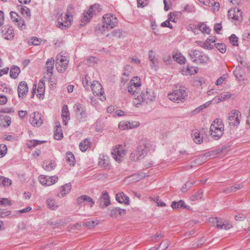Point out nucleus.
I'll return each mask as SVG.
<instances>
[{"label": "nucleus", "mask_w": 250, "mask_h": 250, "mask_svg": "<svg viewBox=\"0 0 250 250\" xmlns=\"http://www.w3.org/2000/svg\"><path fill=\"white\" fill-rule=\"evenodd\" d=\"M224 126L222 120L215 119L210 126V132L212 137L216 140L219 139L223 134Z\"/></svg>", "instance_id": "obj_1"}, {"label": "nucleus", "mask_w": 250, "mask_h": 250, "mask_svg": "<svg viewBox=\"0 0 250 250\" xmlns=\"http://www.w3.org/2000/svg\"><path fill=\"white\" fill-rule=\"evenodd\" d=\"M150 145L143 143L139 145L136 150L133 151L130 155V159L134 161H138L143 159L149 150Z\"/></svg>", "instance_id": "obj_2"}, {"label": "nucleus", "mask_w": 250, "mask_h": 250, "mask_svg": "<svg viewBox=\"0 0 250 250\" xmlns=\"http://www.w3.org/2000/svg\"><path fill=\"white\" fill-rule=\"evenodd\" d=\"M188 55L193 62L201 64H206L209 62L208 56L198 50H191L189 51Z\"/></svg>", "instance_id": "obj_3"}, {"label": "nucleus", "mask_w": 250, "mask_h": 250, "mask_svg": "<svg viewBox=\"0 0 250 250\" xmlns=\"http://www.w3.org/2000/svg\"><path fill=\"white\" fill-rule=\"evenodd\" d=\"M188 96V93L182 88L173 90L171 93L168 94V99L175 103H179L184 101Z\"/></svg>", "instance_id": "obj_4"}, {"label": "nucleus", "mask_w": 250, "mask_h": 250, "mask_svg": "<svg viewBox=\"0 0 250 250\" xmlns=\"http://www.w3.org/2000/svg\"><path fill=\"white\" fill-rule=\"evenodd\" d=\"M103 25L101 29L102 33L105 31L104 28L112 29L118 24V20L110 14H106L103 17Z\"/></svg>", "instance_id": "obj_5"}, {"label": "nucleus", "mask_w": 250, "mask_h": 250, "mask_svg": "<svg viewBox=\"0 0 250 250\" xmlns=\"http://www.w3.org/2000/svg\"><path fill=\"white\" fill-rule=\"evenodd\" d=\"M74 111L77 120L80 122H85L87 115L85 107L81 104H76L74 106Z\"/></svg>", "instance_id": "obj_6"}, {"label": "nucleus", "mask_w": 250, "mask_h": 250, "mask_svg": "<svg viewBox=\"0 0 250 250\" xmlns=\"http://www.w3.org/2000/svg\"><path fill=\"white\" fill-rule=\"evenodd\" d=\"M126 150L125 146L122 145H118L116 146L112 149L111 154L114 159L118 162H120L122 161L123 158L126 153Z\"/></svg>", "instance_id": "obj_7"}, {"label": "nucleus", "mask_w": 250, "mask_h": 250, "mask_svg": "<svg viewBox=\"0 0 250 250\" xmlns=\"http://www.w3.org/2000/svg\"><path fill=\"white\" fill-rule=\"evenodd\" d=\"M209 221L212 223L213 225H215L216 228L221 229L228 230L232 226L229 222L224 221L222 219L218 217L210 218Z\"/></svg>", "instance_id": "obj_8"}, {"label": "nucleus", "mask_w": 250, "mask_h": 250, "mask_svg": "<svg viewBox=\"0 0 250 250\" xmlns=\"http://www.w3.org/2000/svg\"><path fill=\"white\" fill-rule=\"evenodd\" d=\"M58 177L57 175L48 176L41 175L38 177L40 183L43 186H50L56 183L58 181Z\"/></svg>", "instance_id": "obj_9"}, {"label": "nucleus", "mask_w": 250, "mask_h": 250, "mask_svg": "<svg viewBox=\"0 0 250 250\" xmlns=\"http://www.w3.org/2000/svg\"><path fill=\"white\" fill-rule=\"evenodd\" d=\"M100 7L98 4L92 5L88 9L83 13V16L81 19L82 22L87 23L90 21L96 11H98Z\"/></svg>", "instance_id": "obj_10"}, {"label": "nucleus", "mask_w": 250, "mask_h": 250, "mask_svg": "<svg viewBox=\"0 0 250 250\" xmlns=\"http://www.w3.org/2000/svg\"><path fill=\"white\" fill-rule=\"evenodd\" d=\"M69 18L68 14H65L64 16L63 14H60L56 21V26L62 30L66 29L70 25Z\"/></svg>", "instance_id": "obj_11"}, {"label": "nucleus", "mask_w": 250, "mask_h": 250, "mask_svg": "<svg viewBox=\"0 0 250 250\" xmlns=\"http://www.w3.org/2000/svg\"><path fill=\"white\" fill-rule=\"evenodd\" d=\"M68 61L65 56L61 55H58L56 57V68L58 71L63 72L67 68Z\"/></svg>", "instance_id": "obj_12"}, {"label": "nucleus", "mask_w": 250, "mask_h": 250, "mask_svg": "<svg viewBox=\"0 0 250 250\" xmlns=\"http://www.w3.org/2000/svg\"><path fill=\"white\" fill-rule=\"evenodd\" d=\"M241 119V113L238 110L231 111L228 115V123L230 125L238 126Z\"/></svg>", "instance_id": "obj_13"}, {"label": "nucleus", "mask_w": 250, "mask_h": 250, "mask_svg": "<svg viewBox=\"0 0 250 250\" xmlns=\"http://www.w3.org/2000/svg\"><path fill=\"white\" fill-rule=\"evenodd\" d=\"M141 85V82L140 79L138 77H134L130 82L129 85L128 87V92L133 95L137 92L138 89Z\"/></svg>", "instance_id": "obj_14"}, {"label": "nucleus", "mask_w": 250, "mask_h": 250, "mask_svg": "<svg viewBox=\"0 0 250 250\" xmlns=\"http://www.w3.org/2000/svg\"><path fill=\"white\" fill-rule=\"evenodd\" d=\"M29 121L31 124L35 127H39L42 124L41 114L38 112H33L30 115Z\"/></svg>", "instance_id": "obj_15"}, {"label": "nucleus", "mask_w": 250, "mask_h": 250, "mask_svg": "<svg viewBox=\"0 0 250 250\" xmlns=\"http://www.w3.org/2000/svg\"><path fill=\"white\" fill-rule=\"evenodd\" d=\"M242 12L237 7L229 9L228 11V17L232 20L239 21L242 19Z\"/></svg>", "instance_id": "obj_16"}, {"label": "nucleus", "mask_w": 250, "mask_h": 250, "mask_svg": "<svg viewBox=\"0 0 250 250\" xmlns=\"http://www.w3.org/2000/svg\"><path fill=\"white\" fill-rule=\"evenodd\" d=\"M28 92V87L26 82L22 81L20 83L18 86V96L20 98H23Z\"/></svg>", "instance_id": "obj_17"}, {"label": "nucleus", "mask_w": 250, "mask_h": 250, "mask_svg": "<svg viewBox=\"0 0 250 250\" xmlns=\"http://www.w3.org/2000/svg\"><path fill=\"white\" fill-rule=\"evenodd\" d=\"M98 164L100 167H102L107 169H110V165L109 164V158L107 155L104 154H101L100 155Z\"/></svg>", "instance_id": "obj_18"}, {"label": "nucleus", "mask_w": 250, "mask_h": 250, "mask_svg": "<svg viewBox=\"0 0 250 250\" xmlns=\"http://www.w3.org/2000/svg\"><path fill=\"white\" fill-rule=\"evenodd\" d=\"M3 37L7 40H11L14 37V31L13 28L8 25L4 26L1 30Z\"/></svg>", "instance_id": "obj_19"}, {"label": "nucleus", "mask_w": 250, "mask_h": 250, "mask_svg": "<svg viewBox=\"0 0 250 250\" xmlns=\"http://www.w3.org/2000/svg\"><path fill=\"white\" fill-rule=\"evenodd\" d=\"M90 88L95 95H103L104 93L101 84L98 81H93L90 85Z\"/></svg>", "instance_id": "obj_20"}, {"label": "nucleus", "mask_w": 250, "mask_h": 250, "mask_svg": "<svg viewBox=\"0 0 250 250\" xmlns=\"http://www.w3.org/2000/svg\"><path fill=\"white\" fill-rule=\"evenodd\" d=\"M148 59L150 61V67L152 69L157 70L158 68L159 60L154 54V52L150 50L148 52Z\"/></svg>", "instance_id": "obj_21"}, {"label": "nucleus", "mask_w": 250, "mask_h": 250, "mask_svg": "<svg viewBox=\"0 0 250 250\" xmlns=\"http://www.w3.org/2000/svg\"><path fill=\"white\" fill-rule=\"evenodd\" d=\"M57 164L54 160H46L42 162V167L47 171H51L55 169Z\"/></svg>", "instance_id": "obj_22"}, {"label": "nucleus", "mask_w": 250, "mask_h": 250, "mask_svg": "<svg viewBox=\"0 0 250 250\" xmlns=\"http://www.w3.org/2000/svg\"><path fill=\"white\" fill-rule=\"evenodd\" d=\"M61 116L62 119L63 125H66L68 121L70 119V117L68 106L66 104L63 105L62 107Z\"/></svg>", "instance_id": "obj_23"}, {"label": "nucleus", "mask_w": 250, "mask_h": 250, "mask_svg": "<svg viewBox=\"0 0 250 250\" xmlns=\"http://www.w3.org/2000/svg\"><path fill=\"white\" fill-rule=\"evenodd\" d=\"M142 96L145 102L146 103L155 100V96L153 91L150 89H147L146 91L142 92Z\"/></svg>", "instance_id": "obj_24"}, {"label": "nucleus", "mask_w": 250, "mask_h": 250, "mask_svg": "<svg viewBox=\"0 0 250 250\" xmlns=\"http://www.w3.org/2000/svg\"><path fill=\"white\" fill-rule=\"evenodd\" d=\"M116 200L120 203L128 205L129 204V198L124 193L118 192L116 195Z\"/></svg>", "instance_id": "obj_25"}, {"label": "nucleus", "mask_w": 250, "mask_h": 250, "mask_svg": "<svg viewBox=\"0 0 250 250\" xmlns=\"http://www.w3.org/2000/svg\"><path fill=\"white\" fill-rule=\"evenodd\" d=\"M71 189V184L67 183L60 188V192L58 194L60 198H62L67 194Z\"/></svg>", "instance_id": "obj_26"}, {"label": "nucleus", "mask_w": 250, "mask_h": 250, "mask_svg": "<svg viewBox=\"0 0 250 250\" xmlns=\"http://www.w3.org/2000/svg\"><path fill=\"white\" fill-rule=\"evenodd\" d=\"M101 206L102 207H106L110 204L109 196L106 191H104L101 198Z\"/></svg>", "instance_id": "obj_27"}, {"label": "nucleus", "mask_w": 250, "mask_h": 250, "mask_svg": "<svg viewBox=\"0 0 250 250\" xmlns=\"http://www.w3.org/2000/svg\"><path fill=\"white\" fill-rule=\"evenodd\" d=\"M84 202L90 203V206L91 208L95 204V202L88 195H82L77 199V203L79 205H81Z\"/></svg>", "instance_id": "obj_28"}, {"label": "nucleus", "mask_w": 250, "mask_h": 250, "mask_svg": "<svg viewBox=\"0 0 250 250\" xmlns=\"http://www.w3.org/2000/svg\"><path fill=\"white\" fill-rule=\"evenodd\" d=\"M126 210L120 208H114L110 210L109 215L111 217H116L119 215H124Z\"/></svg>", "instance_id": "obj_29"}, {"label": "nucleus", "mask_w": 250, "mask_h": 250, "mask_svg": "<svg viewBox=\"0 0 250 250\" xmlns=\"http://www.w3.org/2000/svg\"><path fill=\"white\" fill-rule=\"evenodd\" d=\"M194 142L197 144H200L203 142V137L200 136V133L197 129L193 130L191 134Z\"/></svg>", "instance_id": "obj_30"}, {"label": "nucleus", "mask_w": 250, "mask_h": 250, "mask_svg": "<svg viewBox=\"0 0 250 250\" xmlns=\"http://www.w3.org/2000/svg\"><path fill=\"white\" fill-rule=\"evenodd\" d=\"M63 137L62 127L59 122L56 123L55 130L54 132V138L55 139L59 140Z\"/></svg>", "instance_id": "obj_31"}, {"label": "nucleus", "mask_w": 250, "mask_h": 250, "mask_svg": "<svg viewBox=\"0 0 250 250\" xmlns=\"http://www.w3.org/2000/svg\"><path fill=\"white\" fill-rule=\"evenodd\" d=\"M54 59L51 58L47 60L46 62L45 68L46 69V73L47 74H50L51 76L53 73L54 65Z\"/></svg>", "instance_id": "obj_32"}, {"label": "nucleus", "mask_w": 250, "mask_h": 250, "mask_svg": "<svg viewBox=\"0 0 250 250\" xmlns=\"http://www.w3.org/2000/svg\"><path fill=\"white\" fill-rule=\"evenodd\" d=\"M45 89V83L42 80L40 81L38 87L37 88V92L39 93L37 96L40 99H43Z\"/></svg>", "instance_id": "obj_33"}, {"label": "nucleus", "mask_w": 250, "mask_h": 250, "mask_svg": "<svg viewBox=\"0 0 250 250\" xmlns=\"http://www.w3.org/2000/svg\"><path fill=\"white\" fill-rule=\"evenodd\" d=\"M144 102H145V101L142 94L137 96L136 95L132 101L133 104L137 107H139Z\"/></svg>", "instance_id": "obj_34"}, {"label": "nucleus", "mask_w": 250, "mask_h": 250, "mask_svg": "<svg viewBox=\"0 0 250 250\" xmlns=\"http://www.w3.org/2000/svg\"><path fill=\"white\" fill-rule=\"evenodd\" d=\"M66 161L70 166H74L76 163L75 158L74 154L71 152L66 153Z\"/></svg>", "instance_id": "obj_35"}, {"label": "nucleus", "mask_w": 250, "mask_h": 250, "mask_svg": "<svg viewBox=\"0 0 250 250\" xmlns=\"http://www.w3.org/2000/svg\"><path fill=\"white\" fill-rule=\"evenodd\" d=\"M173 58L176 62L180 64H184L186 59L181 53H176L173 55Z\"/></svg>", "instance_id": "obj_36"}, {"label": "nucleus", "mask_w": 250, "mask_h": 250, "mask_svg": "<svg viewBox=\"0 0 250 250\" xmlns=\"http://www.w3.org/2000/svg\"><path fill=\"white\" fill-rule=\"evenodd\" d=\"M196 28H195L194 29L193 32L194 33L196 32L195 30ZM197 29L201 31L203 33H207V34H209L210 31V29L209 27H208L206 24L204 23H202L200 24H198L197 26Z\"/></svg>", "instance_id": "obj_37"}, {"label": "nucleus", "mask_w": 250, "mask_h": 250, "mask_svg": "<svg viewBox=\"0 0 250 250\" xmlns=\"http://www.w3.org/2000/svg\"><path fill=\"white\" fill-rule=\"evenodd\" d=\"M20 71V68L18 66L14 65L11 68L10 76L13 79H16L18 76Z\"/></svg>", "instance_id": "obj_38"}, {"label": "nucleus", "mask_w": 250, "mask_h": 250, "mask_svg": "<svg viewBox=\"0 0 250 250\" xmlns=\"http://www.w3.org/2000/svg\"><path fill=\"white\" fill-rule=\"evenodd\" d=\"M171 207L173 209L185 208H188V206L185 205V202L183 200H180L178 202L173 201L171 203Z\"/></svg>", "instance_id": "obj_39"}, {"label": "nucleus", "mask_w": 250, "mask_h": 250, "mask_svg": "<svg viewBox=\"0 0 250 250\" xmlns=\"http://www.w3.org/2000/svg\"><path fill=\"white\" fill-rule=\"evenodd\" d=\"M90 142L89 139H85L82 141L79 145L80 149L82 151H85L90 146Z\"/></svg>", "instance_id": "obj_40"}, {"label": "nucleus", "mask_w": 250, "mask_h": 250, "mask_svg": "<svg viewBox=\"0 0 250 250\" xmlns=\"http://www.w3.org/2000/svg\"><path fill=\"white\" fill-rule=\"evenodd\" d=\"M243 187L242 185L241 184H237L235 186H231L229 188H225L223 191L225 193H230L232 192H235L238 189H241Z\"/></svg>", "instance_id": "obj_41"}, {"label": "nucleus", "mask_w": 250, "mask_h": 250, "mask_svg": "<svg viewBox=\"0 0 250 250\" xmlns=\"http://www.w3.org/2000/svg\"><path fill=\"white\" fill-rule=\"evenodd\" d=\"M46 204L48 208L52 210H55L58 208V205L55 201L51 198L46 200Z\"/></svg>", "instance_id": "obj_42"}, {"label": "nucleus", "mask_w": 250, "mask_h": 250, "mask_svg": "<svg viewBox=\"0 0 250 250\" xmlns=\"http://www.w3.org/2000/svg\"><path fill=\"white\" fill-rule=\"evenodd\" d=\"M11 184L12 181L10 179L2 176H0V185L9 186Z\"/></svg>", "instance_id": "obj_43"}, {"label": "nucleus", "mask_w": 250, "mask_h": 250, "mask_svg": "<svg viewBox=\"0 0 250 250\" xmlns=\"http://www.w3.org/2000/svg\"><path fill=\"white\" fill-rule=\"evenodd\" d=\"M197 43L200 46L206 49L210 50L213 48V45L207 42V41L205 42L197 41Z\"/></svg>", "instance_id": "obj_44"}, {"label": "nucleus", "mask_w": 250, "mask_h": 250, "mask_svg": "<svg viewBox=\"0 0 250 250\" xmlns=\"http://www.w3.org/2000/svg\"><path fill=\"white\" fill-rule=\"evenodd\" d=\"M129 123L128 121H122L120 122L118 124V127L120 129L124 130L126 129H129L128 125H129Z\"/></svg>", "instance_id": "obj_45"}, {"label": "nucleus", "mask_w": 250, "mask_h": 250, "mask_svg": "<svg viewBox=\"0 0 250 250\" xmlns=\"http://www.w3.org/2000/svg\"><path fill=\"white\" fill-rule=\"evenodd\" d=\"M44 141H39L37 140H33L30 141L28 143V146L29 147H34L39 144L44 143Z\"/></svg>", "instance_id": "obj_46"}, {"label": "nucleus", "mask_w": 250, "mask_h": 250, "mask_svg": "<svg viewBox=\"0 0 250 250\" xmlns=\"http://www.w3.org/2000/svg\"><path fill=\"white\" fill-rule=\"evenodd\" d=\"M146 177L145 173H141V174H134L133 175H131L128 178L130 179V180H135V181H139L142 179L143 178Z\"/></svg>", "instance_id": "obj_47"}, {"label": "nucleus", "mask_w": 250, "mask_h": 250, "mask_svg": "<svg viewBox=\"0 0 250 250\" xmlns=\"http://www.w3.org/2000/svg\"><path fill=\"white\" fill-rule=\"evenodd\" d=\"M132 70V67L130 65H125L123 69V75L125 76H128L130 75Z\"/></svg>", "instance_id": "obj_48"}, {"label": "nucleus", "mask_w": 250, "mask_h": 250, "mask_svg": "<svg viewBox=\"0 0 250 250\" xmlns=\"http://www.w3.org/2000/svg\"><path fill=\"white\" fill-rule=\"evenodd\" d=\"M230 43L233 46H237L238 38L234 34H232L229 38Z\"/></svg>", "instance_id": "obj_49"}, {"label": "nucleus", "mask_w": 250, "mask_h": 250, "mask_svg": "<svg viewBox=\"0 0 250 250\" xmlns=\"http://www.w3.org/2000/svg\"><path fill=\"white\" fill-rule=\"evenodd\" d=\"M215 47L221 53H224L226 51V46L224 43H217L215 44Z\"/></svg>", "instance_id": "obj_50"}, {"label": "nucleus", "mask_w": 250, "mask_h": 250, "mask_svg": "<svg viewBox=\"0 0 250 250\" xmlns=\"http://www.w3.org/2000/svg\"><path fill=\"white\" fill-rule=\"evenodd\" d=\"M15 25H17L20 29H23L25 27V22L24 20L21 17L18 20V22L15 23Z\"/></svg>", "instance_id": "obj_51"}, {"label": "nucleus", "mask_w": 250, "mask_h": 250, "mask_svg": "<svg viewBox=\"0 0 250 250\" xmlns=\"http://www.w3.org/2000/svg\"><path fill=\"white\" fill-rule=\"evenodd\" d=\"M7 148L5 145L0 144V158L3 157L7 153Z\"/></svg>", "instance_id": "obj_52"}, {"label": "nucleus", "mask_w": 250, "mask_h": 250, "mask_svg": "<svg viewBox=\"0 0 250 250\" xmlns=\"http://www.w3.org/2000/svg\"><path fill=\"white\" fill-rule=\"evenodd\" d=\"M21 13L29 18L31 16L30 11L29 8L26 6H23L21 9Z\"/></svg>", "instance_id": "obj_53"}, {"label": "nucleus", "mask_w": 250, "mask_h": 250, "mask_svg": "<svg viewBox=\"0 0 250 250\" xmlns=\"http://www.w3.org/2000/svg\"><path fill=\"white\" fill-rule=\"evenodd\" d=\"M10 16L11 17V19L12 21L15 23L16 22H18V20L20 17L18 15V14L14 11H11L10 13Z\"/></svg>", "instance_id": "obj_54"}, {"label": "nucleus", "mask_w": 250, "mask_h": 250, "mask_svg": "<svg viewBox=\"0 0 250 250\" xmlns=\"http://www.w3.org/2000/svg\"><path fill=\"white\" fill-rule=\"evenodd\" d=\"M169 245V242L167 240H163L159 245V249L162 247L161 250H165L167 249Z\"/></svg>", "instance_id": "obj_55"}, {"label": "nucleus", "mask_w": 250, "mask_h": 250, "mask_svg": "<svg viewBox=\"0 0 250 250\" xmlns=\"http://www.w3.org/2000/svg\"><path fill=\"white\" fill-rule=\"evenodd\" d=\"M164 232H160L159 233H157L156 234L152 236L151 240L153 242L156 243V242H158V238H162L164 236Z\"/></svg>", "instance_id": "obj_56"}, {"label": "nucleus", "mask_w": 250, "mask_h": 250, "mask_svg": "<svg viewBox=\"0 0 250 250\" xmlns=\"http://www.w3.org/2000/svg\"><path fill=\"white\" fill-rule=\"evenodd\" d=\"M247 121L246 125L248 129H250V107L246 112Z\"/></svg>", "instance_id": "obj_57"}, {"label": "nucleus", "mask_w": 250, "mask_h": 250, "mask_svg": "<svg viewBox=\"0 0 250 250\" xmlns=\"http://www.w3.org/2000/svg\"><path fill=\"white\" fill-rule=\"evenodd\" d=\"M220 97V99L222 102L226 101L227 99L230 98L231 96V94L229 92H227L225 94L219 95Z\"/></svg>", "instance_id": "obj_58"}, {"label": "nucleus", "mask_w": 250, "mask_h": 250, "mask_svg": "<svg viewBox=\"0 0 250 250\" xmlns=\"http://www.w3.org/2000/svg\"><path fill=\"white\" fill-rule=\"evenodd\" d=\"M129 125H128L129 127V129L136 128L138 127L140 125V123L137 121H132L131 122H129Z\"/></svg>", "instance_id": "obj_59"}, {"label": "nucleus", "mask_w": 250, "mask_h": 250, "mask_svg": "<svg viewBox=\"0 0 250 250\" xmlns=\"http://www.w3.org/2000/svg\"><path fill=\"white\" fill-rule=\"evenodd\" d=\"M83 84L86 90H89L90 89V85L89 84L88 80L86 76L83 80Z\"/></svg>", "instance_id": "obj_60"}, {"label": "nucleus", "mask_w": 250, "mask_h": 250, "mask_svg": "<svg viewBox=\"0 0 250 250\" xmlns=\"http://www.w3.org/2000/svg\"><path fill=\"white\" fill-rule=\"evenodd\" d=\"M97 224L93 220H89L83 223V226H86L89 228L95 227Z\"/></svg>", "instance_id": "obj_61"}, {"label": "nucleus", "mask_w": 250, "mask_h": 250, "mask_svg": "<svg viewBox=\"0 0 250 250\" xmlns=\"http://www.w3.org/2000/svg\"><path fill=\"white\" fill-rule=\"evenodd\" d=\"M193 185V182H188L185 184V186H183L182 188V191L184 192L187 191V188H190L192 185Z\"/></svg>", "instance_id": "obj_62"}, {"label": "nucleus", "mask_w": 250, "mask_h": 250, "mask_svg": "<svg viewBox=\"0 0 250 250\" xmlns=\"http://www.w3.org/2000/svg\"><path fill=\"white\" fill-rule=\"evenodd\" d=\"M31 40H32V43L33 45H40L41 42L40 39H39L37 37H34L32 38Z\"/></svg>", "instance_id": "obj_63"}, {"label": "nucleus", "mask_w": 250, "mask_h": 250, "mask_svg": "<svg viewBox=\"0 0 250 250\" xmlns=\"http://www.w3.org/2000/svg\"><path fill=\"white\" fill-rule=\"evenodd\" d=\"M246 218V215L243 213H240L238 215H236L235 216V219L236 221H240L244 220V219H245Z\"/></svg>", "instance_id": "obj_64"}]
</instances>
